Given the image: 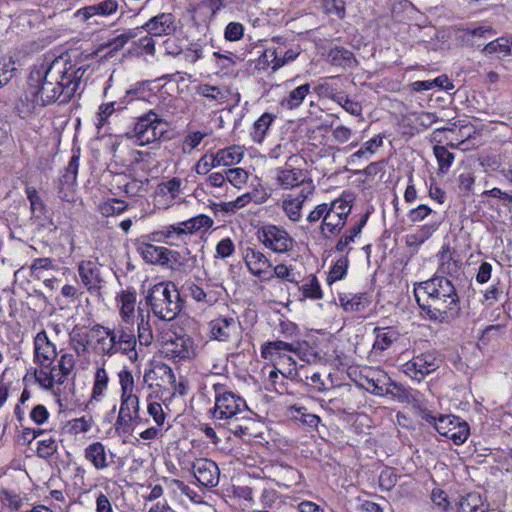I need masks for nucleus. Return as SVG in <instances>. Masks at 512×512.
<instances>
[{"mask_svg":"<svg viewBox=\"0 0 512 512\" xmlns=\"http://www.w3.org/2000/svg\"><path fill=\"white\" fill-rule=\"evenodd\" d=\"M351 210L350 202L341 198L326 203L325 218L319 225L321 234L325 238L339 235L347 223Z\"/></svg>","mask_w":512,"mask_h":512,"instance_id":"423d86ee","label":"nucleus"},{"mask_svg":"<svg viewBox=\"0 0 512 512\" xmlns=\"http://www.w3.org/2000/svg\"><path fill=\"white\" fill-rule=\"evenodd\" d=\"M93 337L96 339L99 351L104 356H113L111 340L109 339L110 328L101 325H95L91 329Z\"/></svg>","mask_w":512,"mask_h":512,"instance_id":"2f4dec72","label":"nucleus"},{"mask_svg":"<svg viewBox=\"0 0 512 512\" xmlns=\"http://www.w3.org/2000/svg\"><path fill=\"white\" fill-rule=\"evenodd\" d=\"M482 52L486 55L494 53H500L503 55H512V41H509L505 37H499L493 41H490L484 46Z\"/></svg>","mask_w":512,"mask_h":512,"instance_id":"c03bdc74","label":"nucleus"},{"mask_svg":"<svg viewBox=\"0 0 512 512\" xmlns=\"http://www.w3.org/2000/svg\"><path fill=\"white\" fill-rule=\"evenodd\" d=\"M387 396H391L394 400L401 403L418 404L420 402L421 394L420 392L391 379L387 388Z\"/></svg>","mask_w":512,"mask_h":512,"instance_id":"a878e982","label":"nucleus"},{"mask_svg":"<svg viewBox=\"0 0 512 512\" xmlns=\"http://www.w3.org/2000/svg\"><path fill=\"white\" fill-rule=\"evenodd\" d=\"M158 234L166 239L167 244L174 245V240H182L185 235L191 234L188 220L166 226Z\"/></svg>","mask_w":512,"mask_h":512,"instance_id":"72a5a7b5","label":"nucleus"},{"mask_svg":"<svg viewBox=\"0 0 512 512\" xmlns=\"http://www.w3.org/2000/svg\"><path fill=\"white\" fill-rule=\"evenodd\" d=\"M141 33V28L127 29L122 34L110 39L107 43L101 46L103 48H110L106 56L112 57L115 53L120 51L130 40L137 38Z\"/></svg>","mask_w":512,"mask_h":512,"instance_id":"c756f323","label":"nucleus"},{"mask_svg":"<svg viewBox=\"0 0 512 512\" xmlns=\"http://www.w3.org/2000/svg\"><path fill=\"white\" fill-rule=\"evenodd\" d=\"M84 73L85 69L76 67L63 57L35 66L28 77L26 99L34 107L55 102L66 104L78 90Z\"/></svg>","mask_w":512,"mask_h":512,"instance_id":"f257e3e1","label":"nucleus"},{"mask_svg":"<svg viewBox=\"0 0 512 512\" xmlns=\"http://www.w3.org/2000/svg\"><path fill=\"white\" fill-rule=\"evenodd\" d=\"M375 341L372 346V355H379L389 349L396 342L400 333L395 327H376L374 329Z\"/></svg>","mask_w":512,"mask_h":512,"instance_id":"5701e85b","label":"nucleus"},{"mask_svg":"<svg viewBox=\"0 0 512 512\" xmlns=\"http://www.w3.org/2000/svg\"><path fill=\"white\" fill-rule=\"evenodd\" d=\"M139 322H138V339L140 346H149L153 342V332L151 326L149 324L148 319H145V316L139 313ZM149 318V315L146 316Z\"/></svg>","mask_w":512,"mask_h":512,"instance_id":"09e8293b","label":"nucleus"},{"mask_svg":"<svg viewBox=\"0 0 512 512\" xmlns=\"http://www.w3.org/2000/svg\"><path fill=\"white\" fill-rule=\"evenodd\" d=\"M139 412L140 406L138 396H121L119 414L131 416L133 419L141 422Z\"/></svg>","mask_w":512,"mask_h":512,"instance_id":"79ce46f5","label":"nucleus"},{"mask_svg":"<svg viewBox=\"0 0 512 512\" xmlns=\"http://www.w3.org/2000/svg\"><path fill=\"white\" fill-rule=\"evenodd\" d=\"M226 180L236 188H241L248 180V173L243 168H230L225 170Z\"/></svg>","mask_w":512,"mask_h":512,"instance_id":"5fc2aeb1","label":"nucleus"},{"mask_svg":"<svg viewBox=\"0 0 512 512\" xmlns=\"http://www.w3.org/2000/svg\"><path fill=\"white\" fill-rule=\"evenodd\" d=\"M115 330L118 334L119 349H122V354L127 355L130 360H136L138 357L136 351L137 339L133 329L127 326H119Z\"/></svg>","mask_w":512,"mask_h":512,"instance_id":"bb28decb","label":"nucleus"},{"mask_svg":"<svg viewBox=\"0 0 512 512\" xmlns=\"http://www.w3.org/2000/svg\"><path fill=\"white\" fill-rule=\"evenodd\" d=\"M53 268V259L51 258H36L33 260L30 271L31 275L37 279L42 277V271Z\"/></svg>","mask_w":512,"mask_h":512,"instance_id":"680f3d73","label":"nucleus"},{"mask_svg":"<svg viewBox=\"0 0 512 512\" xmlns=\"http://www.w3.org/2000/svg\"><path fill=\"white\" fill-rule=\"evenodd\" d=\"M165 133H167V123L150 110L137 118L134 126L125 133V136L134 144L145 146L160 140Z\"/></svg>","mask_w":512,"mask_h":512,"instance_id":"20e7f679","label":"nucleus"},{"mask_svg":"<svg viewBox=\"0 0 512 512\" xmlns=\"http://www.w3.org/2000/svg\"><path fill=\"white\" fill-rule=\"evenodd\" d=\"M324 9L327 14L335 15L339 19L345 16V0H324Z\"/></svg>","mask_w":512,"mask_h":512,"instance_id":"e2e57ef3","label":"nucleus"},{"mask_svg":"<svg viewBox=\"0 0 512 512\" xmlns=\"http://www.w3.org/2000/svg\"><path fill=\"white\" fill-rule=\"evenodd\" d=\"M397 483V475L394 473V470L391 468H385L381 471L379 475V486L382 490L389 491L391 490Z\"/></svg>","mask_w":512,"mask_h":512,"instance_id":"0e129e2a","label":"nucleus"},{"mask_svg":"<svg viewBox=\"0 0 512 512\" xmlns=\"http://www.w3.org/2000/svg\"><path fill=\"white\" fill-rule=\"evenodd\" d=\"M116 454L111 450H106L102 442L95 441L84 449V458L98 470L107 469L114 461Z\"/></svg>","mask_w":512,"mask_h":512,"instance_id":"dca6fc26","label":"nucleus"},{"mask_svg":"<svg viewBox=\"0 0 512 512\" xmlns=\"http://www.w3.org/2000/svg\"><path fill=\"white\" fill-rule=\"evenodd\" d=\"M414 296L420 309L432 321L444 322L459 315V295L447 277L435 276L420 283L414 289Z\"/></svg>","mask_w":512,"mask_h":512,"instance_id":"f03ea898","label":"nucleus"},{"mask_svg":"<svg viewBox=\"0 0 512 512\" xmlns=\"http://www.w3.org/2000/svg\"><path fill=\"white\" fill-rule=\"evenodd\" d=\"M149 81H140L132 85L125 93L124 99H144L148 91Z\"/></svg>","mask_w":512,"mask_h":512,"instance_id":"69168bd1","label":"nucleus"},{"mask_svg":"<svg viewBox=\"0 0 512 512\" xmlns=\"http://www.w3.org/2000/svg\"><path fill=\"white\" fill-rule=\"evenodd\" d=\"M139 423V421L133 419L131 416H124L118 413L116 422L114 424L115 431L118 435H126L129 434L135 424Z\"/></svg>","mask_w":512,"mask_h":512,"instance_id":"13d9d810","label":"nucleus"},{"mask_svg":"<svg viewBox=\"0 0 512 512\" xmlns=\"http://www.w3.org/2000/svg\"><path fill=\"white\" fill-rule=\"evenodd\" d=\"M391 378L384 371L377 370L371 373V376H366L365 388L376 396H387V388L390 384Z\"/></svg>","mask_w":512,"mask_h":512,"instance_id":"cd10ccee","label":"nucleus"},{"mask_svg":"<svg viewBox=\"0 0 512 512\" xmlns=\"http://www.w3.org/2000/svg\"><path fill=\"white\" fill-rule=\"evenodd\" d=\"M53 366H56V373L58 377H61L63 383L67 380V377L72 372L75 366V358L73 354L70 353H61L60 358L57 364L53 363Z\"/></svg>","mask_w":512,"mask_h":512,"instance_id":"49530a36","label":"nucleus"},{"mask_svg":"<svg viewBox=\"0 0 512 512\" xmlns=\"http://www.w3.org/2000/svg\"><path fill=\"white\" fill-rule=\"evenodd\" d=\"M439 367V361L433 352L421 353L414 356L411 360L402 365L403 373L415 380L421 382L427 375L434 372Z\"/></svg>","mask_w":512,"mask_h":512,"instance_id":"9d476101","label":"nucleus"},{"mask_svg":"<svg viewBox=\"0 0 512 512\" xmlns=\"http://www.w3.org/2000/svg\"><path fill=\"white\" fill-rule=\"evenodd\" d=\"M244 261L250 273L259 280L268 282L273 279L272 264L261 251L248 247L245 250Z\"/></svg>","mask_w":512,"mask_h":512,"instance_id":"ddd939ff","label":"nucleus"},{"mask_svg":"<svg viewBox=\"0 0 512 512\" xmlns=\"http://www.w3.org/2000/svg\"><path fill=\"white\" fill-rule=\"evenodd\" d=\"M348 262L349 261L346 256H342L336 261L328 275V281L330 283L341 280L345 277L347 274Z\"/></svg>","mask_w":512,"mask_h":512,"instance_id":"4d7b16f0","label":"nucleus"},{"mask_svg":"<svg viewBox=\"0 0 512 512\" xmlns=\"http://www.w3.org/2000/svg\"><path fill=\"white\" fill-rule=\"evenodd\" d=\"M137 252L141 255L143 260L148 264L167 265V258L170 249L162 246H155L150 243H139L136 248Z\"/></svg>","mask_w":512,"mask_h":512,"instance_id":"b1692460","label":"nucleus"},{"mask_svg":"<svg viewBox=\"0 0 512 512\" xmlns=\"http://www.w3.org/2000/svg\"><path fill=\"white\" fill-rule=\"evenodd\" d=\"M154 316L163 321H172L182 309V300L176 286L171 282L155 284L146 296Z\"/></svg>","mask_w":512,"mask_h":512,"instance_id":"7ed1b4c3","label":"nucleus"},{"mask_svg":"<svg viewBox=\"0 0 512 512\" xmlns=\"http://www.w3.org/2000/svg\"><path fill=\"white\" fill-rule=\"evenodd\" d=\"M490 504L478 492H469L454 500L456 512H488Z\"/></svg>","mask_w":512,"mask_h":512,"instance_id":"aec40b11","label":"nucleus"},{"mask_svg":"<svg viewBox=\"0 0 512 512\" xmlns=\"http://www.w3.org/2000/svg\"><path fill=\"white\" fill-rule=\"evenodd\" d=\"M433 210L425 204H420L416 208L409 210L407 217L411 223L424 221Z\"/></svg>","mask_w":512,"mask_h":512,"instance_id":"338daca9","label":"nucleus"},{"mask_svg":"<svg viewBox=\"0 0 512 512\" xmlns=\"http://www.w3.org/2000/svg\"><path fill=\"white\" fill-rule=\"evenodd\" d=\"M119 7L117 0H103L99 3L85 6L75 12V17L87 21L94 16L107 17L117 12Z\"/></svg>","mask_w":512,"mask_h":512,"instance_id":"412c9836","label":"nucleus"},{"mask_svg":"<svg viewBox=\"0 0 512 512\" xmlns=\"http://www.w3.org/2000/svg\"><path fill=\"white\" fill-rule=\"evenodd\" d=\"M217 152L219 154L218 160L221 159L220 161L222 166H232L238 164L244 156V151L242 148L236 145L220 149Z\"/></svg>","mask_w":512,"mask_h":512,"instance_id":"37998d69","label":"nucleus"},{"mask_svg":"<svg viewBox=\"0 0 512 512\" xmlns=\"http://www.w3.org/2000/svg\"><path fill=\"white\" fill-rule=\"evenodd\" d=\"M310 92V84L306 83L293 89L289 95L281 102L282 106L287 109L298 108Z\"/></svg>","mask_w":512,"mask_h":512,"instance_id":"4c0bfd02","label":"nucleus"},{"mask_svg":"<svg viewBox=\"0 0 512 512\" xmlns=\"http://www.w3.org/2000/svg\"><path fill=\"white\" fill-rule=\"evenodd\" d=\"M207 136L206 133L195 131L189 133L183 141V149L185 152L190 153L192 150L198 147L201 141Z\"/></svg>","mask_w":512,"mask_h":512,"instance_id":"774afa93","label":"nucleus"},{"mask_svg":"<svg viewBox=\"0 0 512 512\" xmlns=\"http://www.w3.org/2000/svg\"><path fill=\"white\" fill-rule=\"evenodd\" d=\"M303 161L301 156L291 154L282 167L276 168V181L282 189L305 188L308 183L314 184L309 172L301 167Z\"/></svg>","mask_w":512,"mask_h":512,"instance_id":"39448f33","label":"nucleus"},{"mask_svg":"<svg viewBox=\"0 0 512 512\" xmlns=\"http://www.w3.org/2000/svg\"><path fill=\"white\" fill-rule=\"evenodd\" d=\"M383 145V136L376 135L367 142L363 144V146L353 153L350 156L349 162H354L356 159L367 158L368 155H373L375 150Z\"/></svg>","mask_w":512,"mask_h":512,"instance_id":"a18cd8bd","label":"nucleus"},{"mask_svg":"<svg viewBox=\"0 0 512 512\" xmlns=\"http://www.w3.org/2000/svg\"><path fill=\"white\" fill-rule=\"evenodd\" d=\"M274 120V116L270 113L262 114L253 124L251 137L255 142H262L266 132Z\"/></svg>","mask_w":512,"mask_h":512,"instance_id":"ea45409f","label":"nucleus"},{"mask_svg":"<svg viewBox=\"0 0 512 512\" xmlns=\"http://www.w3.org/2000/svg\"><path fill=\"white\" fill-rule=\"evenodd\" d=\"M120 303V315L125 322H128L134 315L136 304V292L126 290L118 296Z\"/></svg>","mask_w":512,"mask_h":512,"instance_id":"c9c22d12","label":"nucleus"},{"mask_svg":"<svg viewBox=\"0 0 512 512\" xmlns=\"http://www.w3.org/2000/svg\"><path fill=\"white\" fill-rule=\"evenodd\" d=\"M139 28H141V32L144 30L151 36L172 35L176 30L175 17L171 13H160Z\"/></svg>","mask_w":512,"mask_h":512,"instance_id":"f3484780","label":"nucleus"},{"mask_svg":"<svg viewBox=\"0 0 512 512\" xmlns=\"http://www.w3.org/2000/svg\"><path fill=\"white\" fill-rule=\"evenodd\" d=\"M118 377L121 386V396H136L133 393L134 378L132 373L129 370H122L119 372Z\"/></svg>","mask_w":512,"mask_h":512,"instance_id":"bf43d9fd","label":"nucleus"},{"mask_svg":"<svg viewBox=\"0 0 512 512\" xmlns=\"http://www.w3.org/2000/svg\"><path fill=\"white\" fill-rule=\"evenodd\" d=\"M128 209V204L124 200L112 199L99 205V212L104 217L120 215Z\"/></svg>","mask_w":512,"mask_h":512,"instance_id":"de8ad7c7","label":"nucleus"},{"mask_svg":"<svg viewBox=\"0 0 512 512\" xmlns=\"http://www.w3.org/2000/svg\"><path fill=\"white\" fill-rule=\"evenodd\" d=\"M258 241L268 250L277 254L289 253L295 241L289 232L281 226L266 224L257 229Z\"/></svg>","mask_w":512,"mask_h":512,"instance_id":"6e6552de","label":"nucleus"},{"mask_svg":"<svg viewBox=\"0 0 512 512\" xmlns=\"http://www.w3.org/2000/svg\"><path fill=\"white\" fill-rule=\"evenodd\" d=\"M211 339L227 342L237 330V323L233 317H218L209 322Z\"/></svg>","mask_w":512,"mask_h":512,"instance_id":"4be33fe9","label":"nucleus"},{"mask_svg":"<svg viewBox=\"0 0 512 512\" xmlns=\"http://www.w3.org/2000/svg\"><path fill=\"white\" fill-rule=\"evenodd\" d=\"M433 152L437 159L439 172L446 174L454 162V154L451 153L446 146L441 145H435Z\"/></svg>","mask_w":512,"mask_h":512,"instance_id":"a19ab883","label":"nucleus"},{"mask_svg":"<svg viewBox=\"0 0 512 512\" xmlns=\"http://www.w3.org/2000/svg\"><path fill=\"white\" fill-rule=\"evenodd\" d=\"M35 380L44 388L52 389L54 384H63L61 377H58L56 373V366H50L48 368H41L39 371H35Z\"/></svg>","mask_w":512,"mask_h":512,"instance_id":"e433bc0d","label":"nucleus"},{"mask_svg":"<svg viewBox=\"0 0 512 512\" xmlns=\"http://www.w3.org/2000/svg\"><path fill=\"white\" fill-rule=\"evenodd\" d=\"M213 220L205 214H199L195 217L188 219L190 233H196L201 229H209L213 226Z\"/></svg>","mask_w":512,"mask_h":512,"instance_id":"052dcab7","label":"nucleus"},{"mask_svg":"<svg viewBox=\"0 0 512 512\" xmlns=\"http://www.w3.org/2000/svg\"><path fill=\"white\" fill-rule=\"evenodd\" d=\"M327 61L332 66L341 67L343 69H352L358 65L354 53L341 46H335L329 50Z\"/></svg>","mask_w":512,"mask_h":512,"instance_id":"393cba45","label":"nucleus"},{"mask_svg":"<svg viewBox=\"0 0 512 512\" xmlns=\"http://www.w3.org/2000/svg\"><path fill=\"white\" fill-rule=\"evenodd\" d=\"M299 290L302 292L305 298H311L314 300L321 299L323 297V293L317 280L316 276L312 275L308 279L307 282L303 283Z\"/></svg>","mask_w":512,"mask_h":512,"instance_id":"3c124183","label":"nucleus"},{"mask_svg":"<svg viewBox=\"0 0 512 512\" xmlns=\"http://www.w3.org/2000/svg\"><path fill=\"white\" fill-rule=\"evenodd\" d=\"M215 406L213 417L219 420H226L236 417L248 410L246 401L231 391L224 390L223 384H214Z\"/></svg>","mask_w":512,"mask_h":512,"instance_id":"0eeeda50","label":"nucleus"},{"mask_svg":"<svg viewBox=\"0 0 512 512\" xmlns=\"http://www.w3.org/2000/svg\"><path fill=\"white\" fill-rule=\"evenodd\" d=\"M77 270L82 284L90 293L99 291L102 279L97 263L91 260H83L78 264Z\"/></svg>","mask_w":512,"mask_h":512,"instance_id":"6ab92c4d","label":"nucleus"},{"mask_svg":"<svg viewBox=\"0 0 512 512\" xmlns=\"http://www.w3.org/2000/svg\"><path fill=\"white\" fill-rule=\"evenodd\" d=\"M193 474L199 484L204 487H216L219 483V468L212 460H197L193 464Z\"/></svg>","mask_w":512,"mask_h":512,"instance_id":"a211bd4d","label":"nucleus"},{"mask_svg":"<svg viewBox=\"0 0 512 512\" xmlns=\"http://www.w3.org/2000/svg\"><path fill=\"white\" fill-rule=\"evenodd\" d=\"M109 377L104 367L96 370L90 402H99L104 397V391L108 387Z\"/></svg>","mask_w":512,"mask_h":512,"instance_id":"58836bf2","label":"nucleus"},{"mask_svg":"<svg viewBox=\"0 0 512 512\" xmlns=\"http://www.w3.org/2000/svg\"><path fill=\"white\" fill-rule=\"evenodd\" d=\"M288 352L298 353V345L288 343L282 340L270 341L262 345L261 355L265 359L276 362V365L285 364L286 361H292Z\"/></svg>","mask_w":512,"mask_h":512,"instance_id":"2eb2a0df","label":"nucleus"},{"mask_svg":"<svg viewBox=\"0 0 512 512\" xmlns=\"http://www.w3.org/2000/svg\"><path fill=\"white\" fill-rule=\"evenodd\" d=\"M339 301L346 312H361L369 305L365 293L354 294L352 296L343 294L339 296Z\"/></svg>","mask_w":512,"mask_h":512,"instance_id":"473e14b6","label":"nucleus"},{"mask_svg":"<svg viewBox=\"0 0 512 512\" xmlns=\"http://www.w3.org/2000/svg\"><path fill=\"white\" fill-rule=\"evenodd\" d=\"M25 194L30 202V210L32 216L36 219L45 218L47 207L36 188L33 186H27L25 188Z\"/></svg>","mask_w":512,"mask_h":512,"instance_id":"f704fd0d","label":"nucleus"},{"mask_svg":"<svg viewBox=\"0 0 512 512\" xmlns=\"http://www.w3.org/2000/svg\"><path fill=\"white\" fill-rule=\"evenodd\" d=\"M455 252L451 250L450 246H443L438 253L440 261L438 272L442 275H453L458 272L462 262L454 257Z\"/></svg>","mask_w":512,"mask_h":512,"instance_id":"c85d7f7f","label":"nucleus"},{"mask_svg":"<svg viewBox=\"0 0 512 512\" xmlns=\"http://www.w3.org/2000/svg\"><path fill=\"white\" fill-rule=\"evenodd\" d=\"M57 450V441L53 437H50L48 439H43L38 442L36 452L39 458L48 460L57 452Z\"/></svg>","mask_w":512,"mask_h":512,"instance_id":"864d4df0","label":"nucleus"},{"mask_svg":"<svg viewBox=\"0 0 512 512\" xmlns=\"http://www.w3.org/2000/svg\"><path fill=\"white\" fill-rule=\"evenodd\" d=\"M195 92L210 101H223L226 98V93L220 87L209 84H199Z\"/></svg>","mask_w":512,"mask_h":512,"instance_id":"8fccbe9b","label":"nucleus"},{"mask_svg":"<svg viewBox=\"0 0 512 512\" xmlns=\"http://www.w3.org/2000/svg\"><path fill=\"white\" fill-rule=\"evenodd\" d=\"M161 352L174 362L188 361L196 357L194 340L188 334H174L163 343Z\"/></svg>","mask_w":512,"mask_h":512,"instance_id":"1a4fd4ad","label":"nucleus"},{"mask_svg":"<svg viewBox=\"0 0 512 512\" xmlns=\"http://www.w3.org/2000/svg\"><path fill=\"white\" fill-rule=\"evenodd\" d=\"M436 431L440 435L452 440L455 445L463 444L470 434L467 422L454 415H440Z\"/></svg>","mask_w":512,"mask_h":512,"instance_id":"9b49d317","label":"nucleus"},{"mask_svg":"<svg viewBox=\"0 0 512 512\" xmlns=\"http://www.w3.org/2000/svg\"><path fill=\"white\" fill-rule=\"evenodd\" d=\"M314 191L315 185L308 183L305 188H301L298 194H289L283 199L282 209L289 220L292 222H298L301 219L303 204L310 196L313 195Z\"/></svg>","mask_w":512,"mask_h":512,"instance_id":"4468645a","label":"nucleus"},{"mask_svg":"<svg viewBox=\"0 0 512 512\" xmlns=\"http://www.w3.org/2000/svg\"><path fill=\"white\" fill-rule=\"evenodd\" d=\"M16 71L15 62L12 58L0 59V88L8 84Z\"/></svg>","mask_w":512,"mask_h":512,"instance_id":"6e6d98bb","label":"nucleus"},{"mask_svg":"<svg viewBox=\"0 0 512 512\" xmlns=\"http://www.w3.org/2000/svg\"><path fill=\"white\" fill-rule=\"evenodd\" d=\"M332 100L339 104L346 112L353 116L362 115V106L360 103L350 99L348 96L343 94L335 95Z\"/></svg>","mask_w":512,"mask_h":512,"instance_id":"603ef678","label":"nucleus"},{"mask_svg":"<svg viewBox=\"0 0 512 512\" xmlns=\"http://www.w3.org/2000/svg\"><path fill=\"white\" fill-rule=\"evenodd\" d=\"M34 363L41 368L53 366L58 352L56 345L49 339L45 330H41L34 337Z\"/></svg>","mask_w":512,"mask_h":512,"instance_id":"f8f14e48","label":"nucleus"},{"mask_svg":"<svg viewBox=\"0 0 512 512\" xmlns=\"http://www.w3.org/2000/svg\"><path fill=\"white\" fill-rule=\"evenodd\" d=\"M89 334L84 328L74 327L69 333V344L78 356L88 352Z\"/></svg>","mask_w":512,"mask_h":512,"instance_id":"7c9ffc66","label":"nucleus"}]
</instances>
